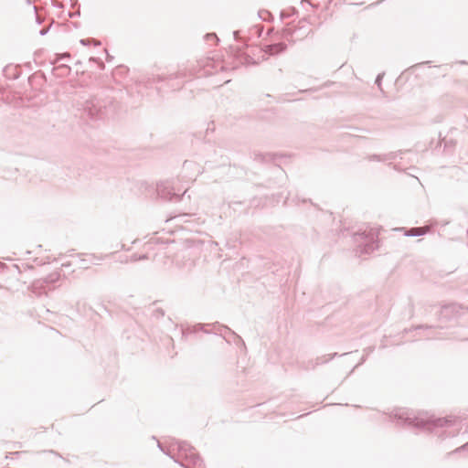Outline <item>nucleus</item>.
<instances>
[{
  "label": "nucleus",
  "instance_id": "nucleus-2",
  "mask_svg": "<svg viewBox=\"0 0 468 468\" xmlns=\"http://www.w3.org/2000/svg\"><path fill=\"white\" fill-rule=\"evenodd\" d=\"M412 233L418 234V235L423 234V233H425V229H412Z\"/></svg>",
  "mask_w": 468,
  "mask_h": 468
},
{
  "label": "nucleus",
  "instance_id": "nucleus-1",
  "mask_svg": "<svg viewBox=\"0 0 468 468\" xmlns=\"http://www.w3.org/2000/svg\"><path fill=\"white\" fill-rule=\"evenodd\" d=\"M285 45L282 43L268 46L266 52H268L271 55L281 53L285 49Z\"/></svg>",
  "mask_w": 468,
  "mask_h": 468
}]
</instances>
